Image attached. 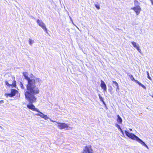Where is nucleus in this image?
Returning a JSON list of instances; mask_svg holds the SVG:
<instances>
[{"label":"nucleus","instance_id":"nucleus-1","mask_svg":"<svg viewBox=\"0 0 153 153\" xmlns=\"http://www.w3.org/2000/svg\"><path fill=\"white\" fill-rule=\"evenodd\" d=\"M27 89L29 91H27L25 94V96L28 95L34 94H38L39 93V91L38 88L34 89V87H32V86H35L36 80L34 79H31L30 78H27Z\"/></svg>","mask_w":153,"mask_h":153},{"label":"nucleus","instance_id":"nucleus-2","mask_svg":"<svg viewBox=\"0 0 153 153\" xmlns=\"http://www.w3.org/2000/svg\"><path fill=\"white\" fill-rule=\"evenodd\" d=\"M126 135L129 138L133 140H136L145 147L148 148L147 146L140 138L132 133H130L127 131H125Z\"/></svg>","mask_w":153,"mask_h":153},{"label":"nucleus","instance_id":"nucleus-3","mask_svg":"<svg viewBox=\"0 0 153 153\" xmlns=\"http://www.w3.org/2000/svg\"><path fill=\"white\" fill-rule=\"evenodd\" d=\"M82 153H94L91 146H85L83 150Z\"/></svg>","mask_w":153,"mask_h":153},{"label":"nucleus","instance_id":"nucleus-4","mask_svg":"<svg viewBox=\"0 0 153 153\" xmlns=\"http://www.w3.org/2000/svg\"><path fill=\"white\" fill-rule=\"evenodd\" d=\"M36 22L38 25L40 26L46 33H47V29L46 28L44 23L42 20L39 19H37L36 20Z\"/></svg>","mask_w":153,"mask_h":153},{"label":"nucleus","instance_id":"nucleus-5","mask_svg":"<svg viewBox=\"0 0 153 153\" xmlns=\"http://www.w3.org/2000/svg\"><path fill=\"white\" fill-rule=\"evenodd\" d=\"M131 9L134 10L137 15H139L142 10L141 8L140 7V6L139 5H137L132 7L131 8Z\"/></svg>","mask_w":153,"mask_h":153},{"label":"nucleus","instance_id":"nucleus-6","mask_svg":"<svg viewBox=\"0 0 153 153\" xmlns=\"http://www.w3.org/2000/svg\"><path fill=\"white\" fill-rule=\"evenodd\" d=\"M57 126L60 129H62L64 128H67L68 127L69 124L64 123H57Z\"/></svg>","mask_w":153,"mask_h":153},{"label":"nucleus","instance_id":"nucleus-7","mask_svg":"<svg viewBox=\"0 0 153 153\" xmlns=\"http://www.w3.org/2000/svg\"><path fill=\"white\" fill-rule=\"evenodd\" d=\"M129 76L132 81H134L136 83H137L139 85L141 86L145 89H146V87L144 85L142 84L140 82H139L137 80H135L132 75L130 74L129 75Z\"/></svg>","mask_w":153,"mask_h":153},{"label":"nucleus","instance_id":"nucleus-8","mask_svg":"<svg viewBox=\"0 0 153 153\" xmlns=\"http://www.w3.org/2000/svg\"><path fill=\"white\" fill-rule=\"evenodd\" d=\"M25 98L29 102L31 103L36 101V99L35 96H25Z\"/></svg>","mask_w":153,"mask_h":153},{"label":"nucleus","instance_id":"nucleus-9","mask_svg":"<svg viewBox=\"0 0 153 153\" xmlns=\"http://www.w3.org/2000/svg\"><path fill=\"white\" fill-rule=\"evenodd\" d=\"M101 83L100 85V86L103 90L104 92H105L107 90V87L105 83V82L102 80L100 81Z\"/></svg>","mask_w":153,"mask_h":153},{"label":"nucleus","instance_id":"nucleus-10","mask_svg":"<svg viewBox=\"0 0 153 153\" xmlns=\"http://www.w3.org/2000/svg\"><path fill=\"white\" fill-rule=\"evenodd\" d=\"M19 92L16 89H11L10 94H7V96H15V95H18Z\"/></svg>","mask_w":153,"mask_h":153},{"label":"nucleus","instance_id":"nucleus-11","mask_svg":"<svg viewBox=\"0 0 153 153\" xmlns=\"http://www.w3.org/2000/svg\"><path fill=\"white\" fill-rule=\"evenodd\" d=\"M5 84L6 85L8 86L11 87V88L14 87L15 88H16V82L15 80H13V81L12 83V84H9L8 82L7 81H6L5 82Z\"/></svg>","mask_w":153,"mask_h":153},{"label":"nucleus","instance_id":"nucleus-12","mask_svg":"<svg viewBox=\"0 0 153 153\" xmlns=\"http://www.w3.org/2000/svg\"><path fill=\"white\" fill-rule=\"evenodd\" d=\"M27 107L33 111H39L37 109L35 108V106L32 104H27Z\"/></svg>","mask_w":153,"mask_h":153},{"label":"nucleus","instance_id":"nucleus-13","mask_svg":"<svg viewBox=\"0 0 153 153\" xmlns=\"http://www.w3.org/2000/svg\"><path fill=\"white\" fill-rule=\"evenodd\" d=\"M37 112L39 113L36 114L37 116H39L43 118L45 120H46L48 119V117L46 115L44 114L43 113L39 111Z\"/></svg>","mask_w":153,"mask_h":153},{"label":"nucleus","instance_id":"nucleus-14","mask_svg":"<svg viewBox=\"0 0 153 153\" xmlns=\"http://www.w3.org/2000/svg\"><path fill=\"white\" fill-rule=\"evenodd\" d=\"M131 43L133 46L136 48L140 53H141V51L139 48V45H137L136 43L134 42H131Z\"/></svg>","mask_w":153,"mask_h":153},{"label":"nucleus","instance_id":"nucleus-15","mask_svg":"<svg viewBox=\"0 0 153 153\" xmlns=\"http://www.w3.org/2000/svg\"><path fill=\"white\" fill-rule=\"evenodd\" d=\"M117 121L119 123L121 124L122 122V118L118 114L117 115Z\"/></svg>","mask_w":153,"mask_h":153},{"label":"nucleus","instance_id":"nucleus-16","mask_svg":"<svg viewBox=\"0 0 153 153\" xmlns=\"http://www.w3.org/2000/svg\"><path fill=\"white\" fill-rule=\"evenodd\" d=\"M23 75L24 76L25 79H26L27 80L28 79L27 78H30L29 77H28L27 76V73L26 72H24L23 73Z\"/></svg>","mask_w":153,"mask_h":153},{"label":"nucleus","instance_id":"nucleus-17","mask_svg":"<svg viewBox=\"0 0 153 153\" xmlns=\"http://www.w3.org/2000/svg\"><path fill=\"white\" fill-rule=\"evenodd\" d=\"M115 126L118 128V129H119L120 130V131L122 133H123V132L120 126L119 125L117 124H115Z\"/></svg>","mask_w":153,"mask_h":153},{"label":"nucleus","instance_id":"nucleus-18","mask_svg":"<svg viewBox=\"0 0 153 153\" xmlns=\"http://www.w3.org/2000/svg\"><path fill=\"white\" fill-rule=\"evenodd\" d=\"M112 83L114 84L115 85L117 88L118 89L119 87V85L117 83V82L116 81H113L112 82Z\"/></svg>","mask_w":153,"mask_h":153},{"label":"nucleus","instance_id":"nucleus-19","mask_svg":"<svg viewBox=\"0 0 153 153\" xmlns=\"http://www.w3.org/2000/svg\"><path fill=\"white\" fill-rule=\"evenodd\" d=\"M134 3L135 5H136V4H140L139 2L137 0H134Z\"/></svg>","mask_w":153,"mask_h":153},{"label":"nucleus","instance_id":"nucleus-20","mask_svg":"<svg viewBox=\"0 0 153 153\" xmlns=\"http://www.w3.org/2000/svg\"><path fill=\"white\" fill-rule=\"evenodd\" d=\"M99 97H100V98L101 101L103 102V103L104 105H105V102H104V101L103 100V99L102 98V97L101 96H99Z\"/></svg>","mask_w":153,"mask_h":153},{"label":"nucleus","instance_id":"nucleus-21","mask_svg":"<svg viewBox=\"0 0 153 153\" xmlns=\"http://www.w3.org/2000/svg\"><path fill=\"white\" fill-rule=\"evenodd\" d=\"M33 41L32 40H31V39H29V44H30V45H31L32 43L33 42Z\"/></svg>","mask_w":153,"mask_h":153},{"label":"nucleus","instance_id":"nucleus-22","mask_svg":"<svg viewBox=\"0 0 153 153\" xmlns=\"http://www.w3.org/2000/svg\"><path fill=\"white\" fill-rule=\"evenodd\" d=\"M95 6L97 9L99 10L100 9V7L99 5L95 4Z\"/></svg>","mask_w":153,"mask_h":153},{"label":"nucleus","instance_id":"nucleus-23","mask_svg":"<svg viewBox=\"0 0 153 153\" xmlns=\"http://www.w3.org/2000/svg\"><path fill=\"white\" fill-rule=\"evenodd\" d=\"M147 74H148V78L149 79H151V78H150V77L149 76V73H148V72H147Z\"/></svg>","mask_w":153,"mask_h":153},{"label":"nucleus","instance_id":"nucleus-24","mask_svg":"<svg viewBox=\"0 0 153 153\" xmlns=\"http://www.w3.org/2000/svg\"><path fill=\"white\" fill-rule=\"evenodd\" d=\"M36 80L37 81L39 82L40 81V80L38 78H36Z\"/></svg>","mask_w":153,"mask_h":153},{"label":"nucleus","instance_id":"nucleus-25","mask_svg":"<svg viewBox=\"0 0 153 153\" xmlns=\"http://www.w3.org/2000/svg\"><path fill=\"white\" fill-rule=\"evenodd\" d=\"M0 102L1 104L3 103L4 101L3 100H1L0 101Z\"/></svg>","mask_w":153,"mask_h":153},{"label":"nucleus","instance_id":"nucleus-26","mask_svg":"<svg viewBox=\"0 0 153 153\" xmlns=\"http://www.w3.org/2000/svg\"><path fill=\"white\" fill-rule=\"evenodd\" d=\"M152 4L153 5V0H150Z\"/></svg>","mask_w":153,"mask_h":153},{"label":"nucleus","instance_id":"nucleus-27","mask_svg":"<svg viewBox=\"0 0 153 153\" xmlns=\"http://www.w3.org/2000/svg\"><path fill=\"white\" fill-rule=\"evenodd\" d=\"M129 130L130 131H132V129L131 128H130V129H129Z\"/></svg>","mask_w":153,"mask_h":153},{"label":"nucleus","instance_id":"nucleus-28","mask_svg":"<svg viewBox=\"0 0 153 153\" xmlns=\"http://www.w3.org/2000/svg\"><path fill=\"white\" fill-rule=\"evenodd\" d=\"M52 122H55V121H52Z\"/></svg>","mask_w":153,"mask_h":153},{"label":"nucleus","instance_id":"nucleus-29","mask_svg":"<svg viewBox=\"0 0 153 153\" xmlns=\"http://www.w3.org/2000/svg\"><path fill=\"white\" fill-rule=\"evenodd\" d=\"M22 86V87H23V85L22 84H21Z\"/></svg>","mask_w":153,"mask_h":153},{"label":"nucleus","instance_id":"nucleus-30","mask_svg":"<svg viewBox=\"0 0 153 153\" xmlns=\"http://www.w3.org/2000/svg\"><path fill=\"white\" fill-rule=\"evenodd\" d=\"M110 92H111V91H110Z\"/></svg>","mask_w":153,"mask_h":153},{"label":"nucleus","instance_id":"nucleus-31","mask_svg":"<svg viewBox=\"0 0 153 153\" xmlns=\"http://www.w3.org/2000/svg\"><path fill=\"white\" fill-rule=\"evenodd\" d=\"M152 97H153V96H152Z\"/></svg>","mask_w":153,"mask_h":153}]
</instances>
